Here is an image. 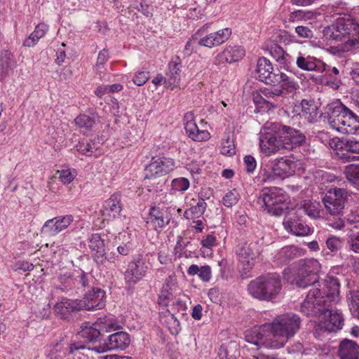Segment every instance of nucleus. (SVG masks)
<instances>
[{
  "label": "nucleus",
  "instance_id": "obj_1",
  "mask_svg": "<svg viewBox=\"0 0 359 359\" xmlns=\"http://www.w3.org/2000/svg\"><path fill=\"white\" fill-rule=\"evenodd\" d=\"M306 136L300 130L279 123H272L261 133L259 147L266 154L281 149L292 151L306 142Z\"/></svg>",
  "mask_w": 359,
  "mask_h": 359
},
{
  "label": "nucleus",
  "instance_id": "obj_2",
  "mask_svg": "<svg viewBox=\"0 0 359 359\" xmlns=\"http://www.w3.org/2000/svg\"><path fill=\"white\" fill-rule=\"evenodd\" d=\"M320 269V264L315 259H301L297 264V274L294 278V283L299 287H309L308 294L303 302L304 311H307L306 305L309 304L310 299H313L320 292V282L319 281L318 273Z\"/></svg>",
  "mask_w": 359,
  "mask_h": 359
},
{
  "label": "nucleus",
  "instance_id": "obj_3",
  "mask_svg": "<svg viewBox=\"0 0 359 359\" xmlns=\"http://www.w3.org/2000/svg\"><path fill=\"white\" fill-rule=\"evenodd\" d=\"M333 23L324 28L323 36L330 41H351L355 45L359 41V24L349 15L335 13Z\"/></svg>",
  "mask_w": 359,
  "mask_h": 359
},
{
  "label": "nucleus",
  "instance_id": "obj_4",
  "mask_svg": "<svg viewBox=\"0 0 359 359\" xmlns=\"http://www.w3.org/2000/svg\"><path fill=\"white\" fill-rule=\"evenodd\" d=\"M307 311H304L303 303L301 305L300 311L306 316H319L318 327L320 330L329 332H336L342 328L344 325V317L341 313L332 309V306L320 304L315 303L313 299H310L309 304L306 305Z\"/></svg>",
  "mask_w": 359,
  "mask_h": 359
},
{
  "label": "nucleus",
  "instance_id": "obj_5",
  "mask_svg": "<svg viewBox=\"0 0 359 359\" xmlns=\"http://www.w3.org/2000/svg\"><path fill=\"white\" fill-rule=\"evenodd\" d=\"M282 287L280 276L277 273H269L250 281L248 290L254 298L269 302L280 294Z\"/></svg>",
  "mask_w": 359,
  "mask_h": 359
},
{
  "label": "nucleus",
  "instance_id": "obj_6",
  "mask_svg": "<svg viewBox=\"0 0 359 359\" xmlns=\"http://www.w3.org/2000/svg\"><path fill=\"white\" fill-rule=\"evenodd\" d=\"M300 325V318L293 313H287L277 316L271 323L266 325L264 329H271L273 337H280L275 346L281 348L290 338L294 336L299 330Z\"/></svg>",
  "mask_w": 359,
  "mask_h": 359
},
{
  "label": "nucleus",
  "instance_id": "obj_7",
  "mask_svg": "<svg viewBox=\"0 0 359 359\" xmlns=\"http://www.w3.org/2000/svg\"><path fill=\"white\" fill-rule=\"evenodd\" d=\"M287 194L278 187L263 189L259 195L258 203H263L264 211L274 216H280L289 209Z\"/></svg>",
  "mask_w": 359,
  "mask_h": 359
},
{
  "label": "nucleus",
  "instance_id": "obj_8",
  "mask_svg": "<svg viewBox=\"0 0 359 359\" xmlns=\"http://www.w3.org/2000/svg\"><path fill=\"white\" fill-rule=\"evenodd\" d=\"M351 196V192L346 189L337 187H331L327 189L322 202L326 212L334 216H341L346 203Z\"/></svg>",
  "mask_w": 359,
  "mask_h": 359
},
{
  "label": "nucleus",
  "instance_id": "obj_9",
  "mask_svg": "<svg viewBox=\"0 0 359 359\" xmlns=\"http://www.w3.org/2000/svg\"><path fill=\"white\" fill-rule=\"evenodd\" d=\"M114 330V324L111 321L95 323L90 325V323H84L77 335L79 338L85 339L87 342L102 345L107 333Z\"/></svg>",
  "mask_w": 359,
  "mask_h": 359
},
{
  "label": "nucleus",
  "instance_id": "obj_10",
  "mask_svg": "<svg viewBox=\"0 0 359 359\" xmlns=\"http://www.w3.org/2000/svg\"><path fill=\"white\" fill-rule=\"evenodd\" d=\"M255 245L247 242L240 243L236 248V255L239 261V270L243 278L249 276L255 265L257 252L255 251Z\"/></svg>",
  "mask_w": 359,
  "mask_h": 359
},
{
  "label": "nucleus",
  "instance_id": "obj_11",
  "mask_svg": "<svg viewBox=\"0 0 359 359\" xmlns=\"http://www.w3.org/2000/svg\"><path fill=\"white\" fill-rule=\"evenodd\" d=\"M320 292L313 297L315 303L325 304L327 306L336 304L339 299V283L337 278L330 277L327 280L320 282Z\"/></svg>",
  "mask_w": 359,
  "mask_h": 359
},
{
  "label": "nucleus",
  "instance_id": "obj_12",
  "mask_svg": "<svg viewBox=\"0 0 359 359\" xmlns=\"http://www.w3.org/2000/svg\"><path fill=\"white\" fill-rule=\"evenodd\" d=\"M284 229L296 236H305L311 233L310 226L306 223L303 217L296 212H288L283 221Z\"/></svg>",
  "mask_w": 359,
  "mask_h": 359
},
{
  "label": "nucleus",
  "instance_id": "obj_13",
  "mask_svg": "<svg viewBox=\"0 0 359 359\" xmlns=\"http://www.w3.org/2000/svg\"><path fill=\"white\" fill-rule=\"evenodd\" d=\"M150 264L146 257L137 255L131 261L125 272V280L129 285H135L144 277L148 271Z\"/></svg>",
  "mask_w": 359,
  "mask_h": 359
},
{
  "label": "nucleus",
  "instance_id": "obj_14",
  "mask_svg": "<svg viewBox=\"0 0 359 359\" xmlns=\"http://www.w3.org/2000/svg\"><path fill=\"white\" fill-rule=\"evenodd\" d=\"M81 311H96L103 309L106 304V292L98 287H93L84 294L82 299H78Z\"/></svg>",
  "mask_w": 359,
  "mask_h": 359
},
{
  "label": "nucleus",
  "instance_id": "obj_15",
  "mask_svg": "<svg viewBox=\"0 0 359 359\" xmlns=\"http://www.w3.org/2000/svg\"><path fill=\"white\" fill-rule=\"evenodd\" d=\"M130 343L129 334L123 331L116 332L109 335L104 339L102 345H97L92 348V350L97 353H104L109 350H124Z\"/></svg>",
  "mask_w": 359,
  "mask_h": 359
},
{
  "label": "nucleus",
  "instance_id": "obj_16",
  "mask_svg": "<svg viewBox=\"0 0 359 359\" xmlns=\"http://www.w3.org/2000/svg\"><path fill=\"white\" fill-rule=\"evenodd\" d=\"M174 167L175 162L171 158L153 157L144 170V178L151 179L165 175L172 171Z\"/></svg>",
  "mask_w": 359,
  "mask_h": 359
},
{
  "label": "nucleus",
  "instance_id": "obj_17",
  "mask_svg": "<svg viewBox=\"0 0 359 359\" xmlns=\"http://www.w3.org/2000/svg\"><path fill=\"white\" fill-rule=\"evenodd\" d=\"M257 73L260 81L273 86L278 83L283 76L279 69H273L271 62L265 57L258 60Z\"/></svg>",
  "mask_w": 359,
  "mask_h": 359
},
{
  "label": "nucleus",
  "instance_id": "obj_18",
  "mask_svg": "<svg viewBox=\"0 0 359 359\" xmlns=\"http://www.w3.org/2000/svg\"><path fill=\"white\" fill-rule=\"evenodd\" d=\"M348 108L339 100L328 104L325 107V118L334 130L339 131Z\"/></svg>",
  "mask_w": 359,
  "mask_h": 359
},
{
  "label": "nucleus",
  "instance_id": "obj_19",
  "mask_svg": "<svg viewBox=\"0 0 359 359\" xmlns=\"http://www.w3.org/2000/svg\"><path fill=\"white\" fill-rule=\"evenodd\" d=\"M74 221L72 215H60L47 220L43 225L41 233L46 236H56L67 229Z\"/></svg>",
  "mask_w": 359,
  "mask_h": 359
},
{
  "label": "nucleus",
  "instance_id": "obj_20",
  "mask_svg": "<svg viewBox=\"0 0 359 359\" xmlns=\"http://www.w3.org/2000/svg\"><path fill=\"white\" fill-rule=\"evenodd\" d=\"M266 325L267 324L263 325L259 329L253 330L252 334L250 336L246 337L247 341L257 346L280 348V347L275 346L278 341L272 338L273 337V334L271 332V329H264Z\"/></svg>",
  "mask_w": 359,
  "mask_h": 359
},
{
  "label": "nucleus",
  "instance_id": "obj_21",
  "mask_svg": "<svg viewBox=\"0 0 359 359\" xmlns=\"http://www.w3.org/2000/svg\"><path fill=\"white\" fill-rule=\"evenodd\" d=\"M88 245L92 250L96 251L94 255V259L97 264L104 265L107 262L109 263L114 262V258L107 255L104 252V243L100 234H93L89 240Z\"/></svg>",
  "mask_w": 359,
  "mask_h": 359
},
{
  "label": "nucleus",
  "instance_id": "obj_22",
  "mask_svg": "<svg viewBox=\"0 0 359 359\" xmlns=\"http://www.w3.org/2000/svg\"><path fill=\"white\" fill-rule=\"evenodd\" d=\"M53 309L61 319L69 320L72 317V313L81 311V304L80 302H78V299L63 298L54 306Z\"/></svg>",
  "mask_w": 359,
  "mask_h": 359
},
{
  "label": "nucleus",
  "instance_id": "obj_23",
  "mask_svg": "<svg viewBox=\"0 0 359 359\" xmlns=\"http://www.w3.org/2000/svg\"><path fill=\"white\" fill-rule=\"evenodd\" d=\"M244 55L245 50L241 46H228L215 56L214 65L219 66L225 63H232L241 59Z\"/></svg>",
  "mask_w": 359,
  "mask_h": 359
},
{
  "label": "nucleus",
  "instance_id": "obj_24",
  "mask_svg": "<svg viewBox=\"0 0 359 359\" xmlns=\"http://www.w3.org/2000/svg\"><path fill=\"white\" fill-rule=\"evenodd\" d=\"M177 282L175 276H168L163 285L162 290L158 297V304L167 306L168 303L175 299V294L177 290Z\"/></svg>",
  "mask_w": 359,
  "mask_h": 359
},
{
  "label": "nucleus",
  "instance_id": "obj_25",
  "mask_svg": "<svg viewBox=\"0 0 359 359\" xmlns=\"http://www.w3.org/2000/svg\"><path fill=\"white\" fill-rule=\"evenodd\" d=\"M297 66L305 71H316L318 72H324L326 69L325 64L321 60L311 56H304L300 54L296 60Z\"/></svg>",
  "mask_w": 359,
  "mask_h": 359
},
{
  "label": "nucleus",
  "instance_id": "obj_26",
  "mask_svg": "<svg viewBox=\"0 0 359 359\" xmlns=\"http://www.w3.org/2000/svg\"><path fill=\"white\" fill-rule=\"evenodd\" d=\"M339 359H359V346L353 340L344 339L338 347Z\"/></svg>",
  "mask_w": 359,
  "mask_h": 359
},
{
  "label": "nucleus",
  "instance_id": "obj_27",
  "mask_svg": "<svg viewBox=\"0 0 359 359\" xmlns=\"http://www.w3.org/2000/svg\"><path fill=\"white\" fill-rule=\"evenodd\" d=\"M170 219L166 214V210L154 206L149 210V217L147 222L151 223L154 229L157 230L168 224Z\"/></svg>",
  "mask_w": 359,
  "mask_h": 359
},
{
  "label": "nucleus",
  "instance_id": "obj_28",
  "mask_svg": "<svg viewBox=\"0 0 359 359\" xmlns=\"http://www.w3.org/2000/svg\"><path fill=\"white\" fill-rule=\"evenodd\" d=\"M358 130L359 116L348 109L345 114L344 121L339 129V132L344 134H354Z\"/></svg>",
  "mask_w": 359,
  "mask_h": 359
},
{
  "label": "nucleus",
  "instance_id": "obj_29",
  "mask_svg": "<svg viewBox=\"0 0 359 359\" xmlns=\"http://www.w3.org/2000/svg\"><path fill=\"white\" fill-rule=\"evenodd\" d=\"M75 278L74 284L75 287L85 290L86 289H91L94 286V277L90 273H88L81 269H74Z\"/></svg>",
  "mask_w": 359,
  "mask_h": 359
},
{
  "label": "nucleus",
  "instance_id": "obj_30",
  "mask_svg": "<svg viewBox=\"0 0 359 359\" xmlns=\"http://www.w3.org/2000/svg\"><path fill=\"white\" fill-rule=\"evenodd\" d=\"M121 210V205L120 199L118 196L112 195L109 199L105 201L102 215L109 217L110 218H115L119 215Z\"/></svg>",
  "mask_w": 359,
  "mask_h": 359
},
{
  "label": "nucleus",
  "instance_id": "obj_31",
  "mask_svg": "<svg viewBox=\"0 0 359 359\" xmlns=\"http://www.w3.org/2000/svg\"><path fill=\"white\" fill-rule=\"evenodd\" d=\"M302 115L309 122L313 123L317 121L318 108L312 100L304 99L300 104Z\"/></svg>",
  "mask_w": 359,
  "mask_h": 359
},
{
  "label": "nucleus",
  "instance_id": "obj_32",
  "mask_svg": "<svg viewBox=\"0 0 359 359\" xmlns=\"http://www.w3.org/2000/svg\"><path fill=\"white\" fill-rule=\"evenodd\" d=\"M184 129L187 135L194 141H206L210 137V135L207 130H203L200 133H195V130H197V125L195 122L186 123Z\"/></svg>",
  "mask_w": 359,
  "mask_h": 359
},
{
  "label": "nucleus",
  "instance_id": "obj_33",
  "mask_svg": "<svg viewBox=\"0 0 359 359\" xmlns=\"http://www.w3.org/2000/svg\"><path fill=\"white\" fill-rule=\"evenodd\" d=\"M297 254V250L294 246H286L283 248L277 255V260L281 264H287L293 260Z\"/></svg>",
  "mask_w": 359,
  "mask_h": 359
},
{
  "label": "nucleus",
  "instance_id": "obj_34",
  "mask_svg": "<svg viewBox=\"0 0 359 359\" xmlns=\"http://www.w3.org/2000/svg\"><path fill=\"white\" fill-rule=\"evenodd\" d=\"M344 174L348 181L359 190V164L346 166Z\"/></svg>",
  "mask_w": 359,
  "mask_h": 359
},
{
  "label": "nucleus",
  "instance_id": "obj_35",
  "mask_svg": "<svg viewBox=\"0 0 359 359\" xmlns=\"http://www.w3.org/2000/svg\"><path fill=\"white\" fill-rule=\"evenodd\" d=\"M206 208L207 203L204 199L201 198L196 205L192 206L184 212V217L188 219L198 218L204 213Z\"/></svg>",
  "mask_w": 359,
  "mask_h": 359
},
{
  "label": "nucleus",
  "instance_id": "obj_36",
  "mask_svg": "<svg viewBox=\"0 0 359 359\" xmlns=\"http://www.w3.org/2000/svg\"><path fill=\"white\" fill-rule=\"evenodd\" d=\"M15 66V62L10 51L4 50L0 53V67L4 72L8 73V71L13 69Z\"/></svg>",
  "mask_w": 359,
  "mask_h": 359
},
{
  "label": "nucleus",
  "instance_id": "obj_37",
  "mask_svg": "<svg viewBox=\"0 0 359 359\" xmlns=\"http://www.w3.org/2000/svg\"><path fill=\"white\" fill-rule=\"evenodd\" d=\"M282 78L278 81V83H281L280 86V89L283 91V96L286 95L287 93H294L298 88V84L293 80H292L287 75L284 73H281Z\"/></svg>",
  "mask_w": 359,
  "mask_h": 359
},
{
  "label": "nucleus",
  "instance_id": "obj_38",
  "mask_svg": "<svg viewBox=\"0 0 359 359\" xmlns=\"http://www.w3.org/2000/svg\"><path fill=\"white\" fill-rule=\"evenodd\" d=\"M347 299L351 315L359 320V290L351 291Z\"/></svg>",
  "mask_w": 359,
  "mask_h": 359
},
{
  "label": "nucleus",
  "instance_id": "obj_39",
  "mask_svg": "<svg viewBox=\"0 0 359 359\" xmlns=\"http://www.w3.org/2000/svg\"><path fill=\"white\" fill-rule=\"evenodd\" d=\"M75 278L74 269L72 271H67L60 274L58 277L59 281L63 287L61 290L63 291H69L75 287L74 283Z\"/></svg>",
  "mask_w": 359,
  "mask_h": 359
},
{
  "label": "nucleus",
  "instance_id": "obj_40",
  "mask_svg": "<svg viewBox=\"0 0 359 359\" xmlns=\"http://www.w3.org/2000/svg\"><path fill=\"white\" fill-rule=\"evenodd\" d=\"M341 149L348 152L359 154V140L355 137L344 139L340 142Z\"/></svg>",
  "mask_w": 359,
  "mask_h": 359
},
{
  "label": "nucleus",
  "instance_id": "obj_41",
  "mask_svg": "<svg viewBox=\"0 0 359 359\" xmlns=\"http://www.w3.org/2000/svg\"><path fill=\"white\" fill-rule=\"evenodd\" d=\"M74 123L81 129L90 130L95 124V119L86 114H81L74 119Z\"/></svg>",
  "mask_w": 359,
  "mask_h": 359
},
{
  "label": "nucleus",
  "instance_id": "obj_42",
  "mask_svg": "<svg viewBox=\"0 0 359 359\" xmlns=\"http://www.w3.org/2000/svg\"><path fill=\"white\" fill-rule=\"evenodd\" d=\"M314 13L310 11L298 10L292 12L288 18L290 22H296L301 20H311L314 18Z\"/></svg>",
  "mask_w": 359,
  "mask_h": 359
},
{
  "label": "nucleus",
  "instance_id": "obj_43",
  "mask_svg": "<svg viewBox=\"0 0 359 359\" xmlns=\"http://www.w3.org/2000/svg\"><path fill=\"white\" fill-rule=\"evenodd\" d=\"M76 150L81 154L91 156L97 149L92 140L79 142L76 146Z\"/></svg>",
  "mask_w": 359,
  "mask_h": 359
},
{
  "label": "nucleus",
  "instance_id": "obj_44",
  "mask_svg": "<svg viewBox=\"0 0 359 359\" xmlns=\"http://www.w3.org/2000/svg\"><path fill=\"white\" fill-rule=\"evenodd\" d=\"M239 199V194L236 189L227 192L223 197V204L227 208H231L236 204Z\"/></svg>",
  "mask_w": 359,
  "mask_h": 359
},
{
  "label": "nucleus",
  "instance_id": "obj_45",
  "mask_svg": "<svg viewBox=\"0 0 359 359\" xmlns=\"http://www.w3.org/2000/svg\"><path fill=\"white\" fill-rule=\"evenodd\" d=\"M189 181L185 177H180L174 179L172 181L171 186L172 189L177 191H184L189 189Z\"/></svg>",
  "mask_w": 359,
  "mask_h": 359
},
{
  "label": "nucleus",
  "instance_id": "obj_46",
  "mask_svg": "<svg viewBox=\"0 0 359 359\" xmlns=\"http://www.w3.org/2000/svg\"><path fill=\"white\" fill-rule=\"evenodd\" d=\"M327 248L332 252H337L342 245V241L335 236H330L326 240Z\"/></svg>",
  "mask_w": 359,
  "mask_h": 359
},
{
  "label": "nucleus",
  "instance_id": "obj_47",
  "mask_svg": "<svg viewBox=\"0 0 359 359\" xmlns=\"http://www.w3.org/2000/svg\"><path fill=\"white\" fill-rule=\"evenodd\" d=\"M197 44L201 46H205L208 48H212L216 46H219L213 33H211L205 36L198 38Z\"/></svg>",
  "mask_w": 359,
  "mask_h": 359
},
{
  "label": "nucleus",
  "instance_id": "obj_48",
  "mask_svg": "<svg viewBox=\"0 0 359 359\" xmlns=\"http://www.w3.org/2000/svg\"><path fill=\"white\" fill-rule=\"evenodd\" d=\"M276 164L278 165V167L281 170H283V172H287L288 175L294 172V163L292 161L280 158L278 160Z\"/></svg>",
  "mask_w": 359,
  "mask_h": 359
},
{
  "label": "nucleus",
  "instance_id": "obj_49",
  "mask_svg": "<svg viewBox=\"0 0 359 359\" xmlns=\"http://www.w3.org/2000/svg\"><path fill=\"white\" fill-rule=\"evenodd\" d=\"M198 36H201V31L194 34L187 42L184 50V54L185 55L189 56L191 54L195 45L197 44Z\"/></svg>",
  "mask_w": 359,
  "mask_h": 359
},
{
  "label": "nucleus",
  "instance_id": "obj_50",
  "mask_svg": "<svg viewBox=\"0 0 359 359\" xmlns=\"http://www.w3.org/2000/svg\"><path fill=\"white\" fill-rule=\"evenodd\" d=\"M222 154L229 156H232L236 154L235 145L229 137L224 140L222 143Z\"/></svg>",
  "mask_w": 359,
  "mask_h": 359
},
{
  "label": "nucleus",
  "instance_id": "obj_51",
  "mask_svg": "<svg viewBox=\"0 0 359 359\" xmlns=\"http://www.w3.org/2000/svg\"><path fill=\"white\" fill-rule=\"evenodd\" d=\"M347 245L350 250L359 253V231L349 236Z\"/></svg>",
  "mask_w": 359,
  "mask_h": 359
},
{
  "label": "nucleus",
  "instance_id": "obj_52",
  "mask_svg": "<svg viewBox=\"0 0 359 359\" xmlns=\"http://www.w3.org/2000/svg\"><path fill=\"white\" fill-rule=\"evenodd\" d=\"M231 34V30L229 28H225L216 32H213V35L217 39L218 45H220L226 41L229 38Z\"/></svg>",
  "mask_w": 359,
  "mask_h": 359
},
{
  "label": "nucleus",
  "instance_id": "obj_53",
  "mask_svg": "<svg viewBox=\"0 0 359 359\" xmlns=\"http://www.w3.org/2000/svg\"><path fill=\"white\" fill-rule=\"evenodd\" d=\"M109 59V53L108 50L105 48L102 49L99 52L97 58V62L95 65V69L96 71H100V69L103 67L105 62Z\"/></svg>",
  "mask_w": 359,
  "mask_h": 359
},
{
  "label": "nucleus",
  "instance_id": "obj_54",
  "mask_svg": "<svg viewBox=\"0 0 359 359\" xmlns=\"http://www.w3.org/2000/svg\"><path fill=\"white\" fill-rule=\"evenodd\" d=\"M168 326L170 332L174 334H177L179 330H180V321L177 319L174 314L170 313L168 316Z\"/></svg>",
  "mask_w": 359,
  "mask_h": 359
},
{
  "label": "nucleus",
  "instance_id": "obj_55",
  "mask_svg": "<svg viewBox=\"0 0 359 359\" xmlns=\"http://www.w3.org/2000/svg\"><path fill=\"white\" fill-rule=\"evenodd\" d=\"M295 32L299 37L311 39L313 36V32L306 26L299 25L295 27Z\"/></svg>",
  "mask_w": 359,
  "mask_h": 359
},
{
  "label": "nucleus",
  "instance_id": "obj_56",
  "mask_svg": "<svg viewBox=\"0 0 359 359\" xmlns=\"http://www.w3.org/2000/svg\"><path fill=\"white\" fill-rule=\"evenodd\" d=\"M149 72H140L135 74V77L133 79V81L135 85L141 86L144 85L149 80Z\"/></svg>",
  "mask_w": 359,
  "mask_h": 359
},
{
  "label": "nucleus",
  "instance_id": "obj_57",
  "mask_svg": "<svg viewBox=\"0 0 359 359\" xmlns=\"http://www.w3.org/2000/svg\"><path fill=\"white\" fill-rule=\"evenodd\" d=\"M243 161L246 172L248 173L253 172L257 167L255 158L251 155H247L244 157Z\"/></svg>",
  "mask_w": 359,
  "mask_h": 359
},
{
  "label": "nucleus",
  "instance_id": "obj_58",
  "mask_svg": "<svg viewBox=\"0 0 359 359\" xmlns=\"http://www.w3.org/2000/svg\"><path fill=\"white\" fill-rule=\"evenodd\" d=\"M259 179L263 182H271L278 179V177L273 173V168L271 170H262L259 175Z\"/></svg>",
  "mask_w": 359,
  "mask_h": 359
},
{
  "label": "nucleus",
  "instance_id": "obj_59",
  "mask_svg": "<svg viewBox=\"0 0 359 359\" xmlns=\"http://www.w3.org/2000/svg\"><path fill=\"white\" fill-rule=\"evenodd\" d=\"M198 276L204 282H208L211 278V268L205 265L200 268Z\"/></svg>",
  "mask_w": 359,
  "mask_h": 359
},
{
  "label": "nucleus",
  "instance_id": "obj_60",
  "mask_svg": "<svg viewBox=\"0 0 359 359\" xmlns=\"http://www.w3.org/2000/svg\"><path fill=\"white\" fill-rule=\"evenodd\" d=\"M59 178L64 184H69L74 179V175L69 170H62Z\"/></svg>",
  "mask_w": 359,
  "mask_h": 359
},
{
  "label": "nucleus",
  "instance_id": "obj_61",
  "mask_svg": "<svg viewBox=\"0 0 359 359\" xmlns=\"http://www.w3.org/2000/svg\"><path fill=\"white\" fill-rule=\"evenodd\" d=\"M180 62L176 61H172L169 63L170 72L174 81L177 80V76L180 72Z\"/></svg>",
  "mask_w": 359,
  "mask_h": 359
},
{
  "label": "nucleus",
  "instance_id": "obj_62",
  "mask_svg": "<svg viewBox=\"0 0 359 359\" xmlns=\"http://www.w3.org/2000/svg\"><path fill=\"white\" fill-rule=\"evenodd\" d=\"M48 29V27L47 25L44 23L39 24L36 27L34 32V36L36 38H42Z\"/></svg>",
  "mask_w": 359,
  "mask_h": 359
},
{
  "label": "nucleus",
  "instance_id": "obj_63",
  "mask_svg": "<svg viewBox=\"0 0 359 359\" xmlns=\"http://www.w3.org/2000/svg\"><path fill=\"white\" fill-rule=\"evenodd\" d=\"M271 53L278 62L282 63V61L285 60V52L283 49L279 46H276L273 48V50H271Z\"/></svg>",
  "mask_w": 359,
  "mask_h": 359
},
{
  "label": "nucleus",
  "instance_id": "obj_64",
  "mask_svg": "<svg viewBox=\"0 0 359 359\" xmlns=\"http://www.w3.org/2000/svg\"><path fill=\"white\" fill-rule=\"evenodd\" d=\"M216 244V238L212 234L207 235L201 240V245L203 247L211 248Z\"/></svg>",
  "mask_w": 359,
  "mask_h": 359
}]
</instances>
